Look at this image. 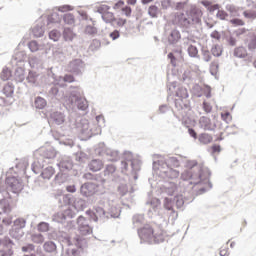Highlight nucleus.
Segmentation results:
<instances>
[{"label":"nucleus","mask_w":256,"mask_h":256,"mask_svg":"<svg viewBox=\"0 0 256 256\" xmlns=\"http://www.w3.org/2000/svg\"><path fill=\"white\" fill-rule=\"evenodd\" d=\"M209 177H211V171L209 169H200L198 170V174H191L189 171H183L181 174L180 188L184 193V197H189V202L195 201V187L199 185V183H203L206 181L208 183L210 189L213 188V184L209 182Z\"/></svg>","instance_id":"1"},{"label":"nucleus","mask_w":256,"mask_h":256,"mask_svg":"<svg viewBox=\"0 0 256 256\" xmlns=\"http://www.w3.org/2000/svg\"><path fill=\"white\" fill-rule=\"evenodd\" d=\"M53 239H56L59 243L66 245L67 248L63 253V256H83V250L87 248V238L76 235L73 239L69 233L65 231H54L52 234Z\"/></svg>","instance_id":"2"},{"label":"nucleus","mask_w":256,"mask_h":256,"mask_svg":"<svg viewBox=\"0 0 256 256\" xmlns=\"http://www.w3.org/2000/svg\"><path fill=\"white\" fill-rule=\"evenodd\" d=\"M97 125L89 123L87 119H81L79 122L75 118H69L70 129H79L80 141H89L91 137L101 133V125H105V117L103 115L96 116Z\"/></svg>","instance_id":"3"},{"label":"nucleus","mask_w":256,"mask_h":256,"mask_svg":"<svg viewBox=\"0 0 256 256\" xmlns=\"http://www.w3.org/2000/svg\"><path fill=\"white\" fill-rule=\"evenodd\" d=\"M6 196L0 200V213H11V199L19 197V193L23 191V180L17 176H7Z\"/></svg>","instance_id":"4"},{"label":"nucleus","mask_w":256,"mask_h":256,"mask_svg":"<svg viewBox=\"0 0 256 256\" xmlns=\"http://www.w3.org/2000/svg\"><path fill=\"white\" fill-rule=\"evenodd\" d=\"M86 179H90L93 182H85L80 186V195L86 199H91L93 195H103L105 193L107 186H105L106 180L103 179L101 174H85Z\"/></svg>","instance_id":"5"},{"label":"nucleus","mask_w":256,"mask_h":256,"mask_svg":"<svg viewBox=\"0 0 256 256\" xmlns=\"http://www.w3.org/2000/svg\"><path fill=\"white\" fill-rule=\"evenodd\" d=\"M123 160L120 163V171L124 175L131 173L134 181L139 179V172L141 171V161L139 158L133 157V153L130 151H124Z\"/></svg>","instance_id":"6"},{"label":"nucleus","mask_w":256,"mask_h":256,"mask_svg":"<svg viewBox=\"0 0 256 256\" xmlns=\"http://www.w3.org/2000/svg\"><path fill=\"white\" fill-rule=\"evenodd\" d=\"M35 219H37V215L27 214L25 218H17L14 220L9 230L10 237L16 241H21L22 237H25V231L23 229L27 226V221L31 220V225H33Z\"/></svg>","instance_id":"7"},{"label":"nucleus","mask_w":256,"mask_h":256,"mask_svg":"<svg viewBox=\"0 0 256 256\" xmlns=\"http://www.w3.org/2000/svg\"><path fill=\"white\" fill-rule=\"evenodd\" d=\"M176 25L186 31L191 28V25H201V17L194 12H178L174 19Z\"/></svg>","instance_id":"8"},{"label":"nucleus","mask_w":256,"mask_h":256,"mask_svg":"<svg viewBox=\"0 0 256 256\" xmlns=\"http://www.w3.org/2000/svg\"><path fill=\"white\" fill-rule=\"evenodd\" d=\"M146 205L150 207L147 212L148 217L153 219L156 225H163L165 218L161 214V200L159 198H151L146 201Z\"/></svg>","instance_id":"9"},{"label":"nucleus","mask_w":256,"mask_h":256,"mask_svg":"<svg viewBox=\"0 0 256 256\" xmlns=\"http://www.w3.org/2000/svg\"><path fill=\"white\" fill-rule=\"evenodd\" d=\"M91 221L94 223H105L108 219H117L119 215L105 211L101 206H94L92 210L86 211Z\"/></svg>","instance_id":"10"},{"label":"nucleus","mask_w":256,"mask_h":256,"mask_svg":"<svg viewBox=\"0 0 256 256\" xmlns=\"http://www.w3.org/2000/svg\"><path fill=\"white\" fill-rule=\"evenodd\" d=\"M137 234L140 239V243H146L147 245L159 244V239L155 236V229L151 224H146L141 228L137 229Z\"/></svg>","instance_id":"11"},{"label":"nucleus","mask_w":256,"mask_h":256,"mask_svg":"<svg viewBox=\"0 0 256 256\" xmlns=\"http://www.w3.org/2000/svg\"><path fill=\"white\" fill-rule=\"evenodd\" d=\"M94 153L98 157H104V159H107L108 161H112V162L119 161V157H120L118 150L107 148L104 142H100L95 147Z\"/></svg>","instance_id":"12"},{"label":"nucleus","mask_w":256,"mask_h":256,"mask_svg":"<svg viewBox=\"0 0 256 256\" xmlns=\"http://www.w3.org/2000/svg\"><path fill=\"white\" fill-rule=\"evenodd\" d=\"M68 101L72 107H77L79 111H87L89 109V102L83 98L79 89H75L70 93Z\"/></svg>","instance_id":"13"},{"label":"nucleus","mask_w":256,"mask_h":256,"mask_svg":"<svg viewBox=\"0 0 256 256\" xmlns=\"http://www.w3.org/2000/svg\"><path fill=\"white\" fill-rule=\"evenodd\" d=\"M46 116L48 117L49 125H53L54 127H61V125H65V121H67L65 112L51 108L46 109Z\"/></svg>","instance_id":"14"},{"label":"nucleus","mask_w":256,"mask_h":256,"mask_svg":"<svg viewBox=\"0 0 256 256\" xmlns=\"http://www.w3.org/2000/svg\"><path fill=\"white\" fill-rule=\"evenodd\" d=\"M67 71L73 75H83V71H85V62L79 58L73 59L68 63Z\"/></svg>","instance_id":"15"},{"label":"nucleus","mask_w":256,"mask_h":256,"mask_svg":"<svg viewBox=\"0 0 256 256\" xmlns=\"http://www.w3.org/2000/svg\"><path fill=\"white\" fill-rule=\"evenodd\" d=\"M78 231L80 237H85L87 235H93V227L89 224V220L83 216L77 218Z\"/></svg>","instance_id":"16"},{"label":"nucleus","mask_w":256,"mask_h":256,"mask_svg":"<svg viewBox=\"0 0 256 256\" xmlns=\"http://www.w3.org/2000/svg\"><path fill=\"white\" fill-rule=\"evenodd\" d=\"M169 163H172L174 167H179V160L177 159V157H170L165 161L163 160L154 161L152 165V169L154 171H159V169L161 168L165 169L166 167H169Z\"/></svg>","instance_id":"17"},{"label":"nucleus","mask_w":256,"mask_h":256,"mask_svg":"<svg viewBox=\"0 0 256 256\" xmlns=\"http://www.w3.org/2000/svg\"><path fill=\"white\" fill-rule=\"evenodd\" d=\"M15 243L9 236H5L4 238L0 239V247L6 249L2 252L1 256H12L13 255V247Z\"/></svg>","instance_id":"18"},{"label":"nucleus","mask_w":256,"mask_h":256,"mask_svg":"<svg viewBox=\"0 0 256 256\" xmlns=\"http://www.w3.org/2000/svg\"><path fill=\"white\" fill-rule=\"evenodd\" d=\"M167 58L170 60L172 67H177V63L183 61V50L181 48H175L172 52L168 53Z\"/></svg>","instance_id":"19"},{"label":"nucleus","mask_w":256,"mask_h":256,"mask_svg":"<svg viewBox=\"0 0 256 256\" xmlns=\"http://www.w3.org/2000/svg\"><path fill=\"white\" fill-rule=\"evenodd\" d=\"M61 21H63V14H59V12H52L47 16L46 27H48V29H51L55 27V25H59Z\"/></svg>","instance_id":"20"},{"label":"nucleus","mask_w":256,"mask_h":256,"mask_svg":"<svg viewBox=\"0 0 256 256\" xmlns=\"http://www.w3.org/2000/svg\"><path fill=\"white\" fill-rule=\"evenodd\" d=\"M117 171V167L113 164H107L104 168V171L102 173H99L98 175H102V179H105V187H107V183L111 180V177L115 175V172Z\"/></svg>","instance_id":"21"},{"label":"nucleus","mask_w":256,"mask_h":256,"mask_svg":"<svg viewBox=\"0 0 256 256\" xmlns=\"http://www.w3.org/2000/svg\"><path fill=\"white\" fill-rule=\"evenodd\" d=\"M58 169H60L61 173H65L67 171L73 170V160L69 157H63L58 163H57Z\"/></svg>","instance_id":"22"},{"label":"nucleus","mask_w":256,"mask_h":256,"mask_svg":"<svg viewBox=\"0 0 256 256\" xmlns=\"http://www.w3.org/2000/svg\"><path fill=\"white\" fill-rule=\"evenodd\" d=\"M32 35L36 39H39V37H43V35H45V22L38 20L32 28Z\"/></svg>","instance_id":"23"},{"label":"nucleus","mask_w":256,"mask_h":256,"mask_svg":"<svg viewBox=\"0 0 256 256\" xmlns=\"http://www.w3.org/2000/svg\"><path fill=\"white\" fill-rule=\"evenodd\" d=\"M199 124L205 131H215L216 124L211 123V118L207 116L200 117Z\"/></svg>","instance_id":"24"},{"label":"nucleus","mask_w":256,"mask_h":256,"mask_svg":"<svg viewBox=\"0 0 256 256\" xmlns=\"http://www.w3.org/2000/svg\"><path fill=\"white\" fill-rule=\"evenodd\" d=\"M40 155L43 159L51 161V159H55V157H57V150L53 147L42 148L40 150Z\"/></svg>","instance_id":"25"},{"label":"nucleus","mask_w":256,"mask_h":256,"mask_svg":"<svg viewBox=\"0 0 256 256\" xmlns=\"http://www.w3.org/2000/svg\"><path fill=\"white\" fill-rule=\"evenodd\" d=\"M105 163L101 159H92L88 163V169L89 171H92L93 173H97V171H101L104 167Z\"/></svg>","instance_id":"26"},{"label":"nucleus","mask_w":256,"mask_h":256,"mask_svg":"<svg viewBox=\"0 0 256 256\" xmlns=\"http://www.w3.org/2000/svg\"><path fill=\"white\" fill-rule=\"evenodd\" d=\"M181 41V32L177 29H172L168 35L169 45H177Z\"/></svg>","instance_id":"27"},{"label":"nucleus","mask_w":256,"mask_h":256,"mask_svg":"<svg viewBox=\"0 0 256 256\" xmlns=\"http://www.w3.org/2000/svg\"><path fill=\"white\" fill-rule=\"evenodd\" d=\"M245 43L247 44L248 51H251V53L256 51V34L253 32L248 33V38L245 40Z\"/></svg>","instance_id":"28"},{"label":"nucleus","mask_w":256,"mask_h":256,"mask_svg":"<svg viewBox=\"0 0 256 256\" xmlns=\"http://www.w3.org/2000/svg\"><path fill=\"white\" fill-rule=\"evenodd\" d=\"M87 200L83 199V198H74V203L72 205V207H74V209L79 212V211H84L85 209H87Z\"/></svg>","instance_id":"29"},{"label":"nucleus","mask_w":256,"mask_h":256,"mask_svg":"<svg viewBox=\"0 0 256 256\" xmlns=\"http://www.w3.org/2000/svg\"><path fill=\"white\" fill-rule=\"evenodd\" d=\"M186 169L184 171H189L191 175H199V170L203 168H197V172H195V169L197 167V161L195 160H188L185 164Z\"/></svg>","instance_id":"30"},{"label":"nucleus","mask_w":256,"mask_h":256,"mask_svg":"<svg viewBox=\"0 0 256 256\" xmlns=\"http://www.w3.org/2000/svg\"><path fill=\"white\" fill-rule=\"evenodd\" d=\"M174 104L176 109H178V111H181L183 109H191V104L189 102V100H183L181 98L175 99L174 100Z\"/></svg>","instance_id":"31"},{"label":"nucleus","mask_w":256,"mask_h":256,"mask_svg":"<svg viewBox=\"0 0 256 256\" xmlns=\"http://www.w3.org/2000/svg\"><path fill=\"white\" fill-rule=\"evenodd\" d=\"M145 223V216L143 214H135L132 217L133 229H139Z\"/></svg>","instance_id":"32"},{"label":"nucleus","mask_w":256,"mask_h":256,"mask_svg":"<svg viewBox=\"0 0 256 256\" xmlns=\"http://www.w3.org/2000/svg\"><path fill=\"white\" fill-rule=\"evenodd\" d=\"M14 79L17 83H23L25 81V68L17 67L14 71Z\"/></svg>","instance_id":"33"},{"label":"nucleus","mask_w":256,"mask_h":256,"mask_svg":"<svg viewBox=\"0 0 256 256\" xmlns=\"http://www.w3.org/2000/svg\"><path fill=\"white\" fill-rule=\"evenodd\" d=\"M233 55L238 59H245V57H249V53H247V48L243 46L236 47L234 49Z\"/></svg>","instance_id":"34"},{"label":"nucleus","mask_w":256,"mask_h":256,"mask_svg":"<svg viewBox=\"0 0 256 256\" xmlns=\"http://www.w3.org/2000/svg\"><path fill=\"white\" fill-rule=\"evenodd\" d=\"M167 169V170H165ZM165 169L160 168V171L162 173H165L166 177H168V179H177V177H179V170H175L171 167H166Z\"/></svg>","instance_id":"35"},{"label":"nucleus","mask_w":256,"mask_h":256,"mask_svg":"<svg viewBox=\"0 0 256 256\" xmlns=\"http://www.w3.org/2000/svg\"><path fill=\"white\" fill-rule=\"evenodd\" d=\"M53 175H55V168H53V166H48L42 169L40 177H42V179H47L49 181V179H51Z\"/></svg>","instance_id":"36"},{"label":"nucleus","mask_w":256,"mask_h":256,"mask_svg":"<svg viewBox=\"0 0 256 256\" xmlns=\"http://www.w3.org/2000/svg\"><path fill=\"white\" fill-rule=\"evenodd\" d=\"M39 79V74L36 71L29 70L26 76V81L29 85H37V80Z\"/></svg>","instance_id":"37"},{"label":"nucleus","mask_w":256,"mask_h":256,"mask_svg":"<svg viewBox=\"0 0 256 256\" xmlns=\"http://www.w3.org/2000/svg\"><path fill=\"white\" fill-rule=\"evenodd\" d=\"M176 97H178V99L188 101L187 99H189V91H187V88L179 86L176 90Z\"/></svg>","instance_id":"38"},{"label":"nucleus","mask_w":256,"mask_h":256,"mask_svg":"<svg viewBox=\"0 0 256 256\" xmlns=\"http://www.w3.org/2000/svg\"><path fill=\"white\" fill-rule=\"evenodd\" d=\"M48 96L52 99H59V97H61V93H59V85L53 84L50 86L48 90Z\"/></svg>","instance_id":"39"},{"label":"nucleus","mask_w":256,"mask_h":256,"mask_svg":"<svg viewBox=\"0 0 256 256\" xmlns=\"http://www.w3.org/2000/svg\"><path fill=\"white\" fill-rule=\"evenodd\" d=\"M2 93L5 95V97H13V93H15V86H13V83L8 82L6 85H4Z\"/></svg>","instance_id":"40"},{"label":"nucleus","mask_w":256,"mask_h":256,"mask_svg":"<svg viewBox=\"0 0 256 256\" xmlns=\"http://www.w3.org/2000/svg\"><path fill=\"white\" fill-rule=\"evenodd\" d=\"M43 249L46 253H57V244L53 241H46L43 244Z\"/></svg>","instance_id":"41"},{"label":"nucleus","mask_w":256,"mask_h":256,"mask_svg":"<svg viewBox=\"0 0 256 256\" xmlns=\"http://www.w3.org/2000/svg\"><path fill=\"white\" fill-rule=\"evenodd\" d=\"M35 109H45L47 107V100L41 96H37L34 99Z\"/></svg>","instance_id":"42"},{"label":"nucleus","mask_w":256,"mask_h":256,"mask_svg":"<svg viewBox=\"0 0 256 256\" xmlns=\"http://www.w3.org/2000/svg\"><path fill=\"white\" fill-rule=\"evenodd\" d=\"M185 199L189 200V197H185V196L183 197V195H180V196H175L173 198L174 205H176L177 209H182L183 205L187 203V200Z\"/></svg>","instance_id":"43"},{"label":"nucleus","mask_w":256,"mask_h":256,"mask_svg":"<svg viewBox=\"0 0 256 256\" xmlns=\"http://www.w3.org/2000/svg\"><path fill=\"white\" fill-rule=\"evenodd\" d=\"M63 39L64 41H73V39H75V34L73 33V29L69 27L64 28Z\"/></svg>","instance_id":"44"},{"label":"nucleus","mask_w":256,"mask_h":256,"mask_svg":"<svg viewBox=\"0 0 256 256\" xmlns=\"http://www.w3.org/2000/svg\"><path fill=\"white\" fill-rule=\"evenodd\" d=\"M102 19L103 21H105V23H111L112 25L115 23V21H117V18H115V14L109 11L102 15Z\"/></svg>","instance_id":"45"},{"label":"nucleus","mask_w":256,"mask_h":256,"mask_svg":"<svg viewBox=\"0 0 256 256\" xmlns=\"http://www.w3.org/2000/svg\"><path fill=\"white\" fill-rule=\"evenodd\" d=\"M165 193L169 195L170 197H173L175 193H177V184L170 182L166 187H165Z\"/></svg>","instance_id":"46"},{"label":"nucleus","mask_w":256,"mask_h":256,"mask_svg":"<svg viewBox=\"0 0 256 256\" xmlns=\"http://www.w3.org/2000/svg\"><path fill=\"white\" fill-rule=\"evenodd\" d=\"M188 55L189 57H192L194 59H199V49H197V46L191 44L188 46Z\"/></svg>","instance_id":"47"},{"label":"nucleus","mask_w":256,"mask_h":256,"mask_svg":"<svg viewBox=\"0 0 256 256\" xmlns=\"http://www.w3.org/2000/svg\"><path fill=\"white\" fill-rule=\"evenodd\" d=\"M62 20L66 25H75V15H73V13H66L62 15Z\"/></svg>","instance_id":"48"},{"label":"nucleus","mask_w":256,"mask_h":256,"mask_svg":"<svg viewBox=\"0 0 256 256\" xmlns=\"http://www.w3.org/2000/svg\"><path fill=\"white\" fill-rule=\"evenodd\" d=\"M37 229L39 233H48L51 229V225L48 222L42 221L38 223Z\"/></svg>","instance_id":"49"},{"label":"nucleus","mask_w":256,"mask_h":256,"mask_svg":"<svg viewBox=\"0 0 256 256\" xmlns=\"http://www.w3.org/2000/svg\"><path fill=\"white\" fill-rule=\"evenodd\" d=\"M174 206L175 204L173 199L171 198L164 199V209H166V211H172V213H175V208H173Z\"/></svg>","instance_id":"50"},{"label":"nucleus","mask_w":256,"mask_h":256,"mask_svg":"<svg viewBox=\"0 0 256 256\" xmlns=\"http://www.w3.org/2000/svg\"><path fill=\"white\" fill-rule=\"evenodd\" d=\"M198 140L203 145H208V143H211V141H213V137H211V135H209L207 133H202L199 135Z\"/></svg>","instance_id":"51"},{"label":"nucleus","mask_w":256,"mask_h":256,"mask_svg":"<svg viewBox=\"0 0 256 256\" xmlns=\"http://www.w3.org/2000/svg\"><path fill=\"white\" fill-rule=\"evenodd\" d=\"M148 15L152 19H157V17H159V7H157L156 5L149 6V8H148Z\"/></svg>","instance_id":"52"},{"label":"nucleus","mask_w":256,"mask_h":256,"mask_svg":"<svg viewBox=\"0 0 256 256\" xmlns=\"http://www.w3.org/2000/svg\"><path fill=\"white\" fill-rule=\"evenodd\" d=\"M52 220L55 223H61V224L67 222V220L65 219V214L63 212H58V213L54 214L52 217Z\"/></svg>","instance_id":"53"},{"label":"nucleus","mask_w":256,"mask_h":256,"mask_svg":"<svg viewBox=\"0 0 256 256\" xmlns=\"http://www.w3.org/2000/svg\"><path fill=\"white\" fill-rule=\"evenodd\" d=\"M84 32L86 35H89L90 37H95V35H97L98 33V30L97 27L93 25H86Z\"/></svg>","instance_id":"54"},{"label":"nucleus","mask_w":256,"mask_h":256,"mask_svg":"<svg viewBox=\"0 0 256 256\" xmlns=\"http://www.w3.org/2000/svg\"><path fill=\"white\" fill-rule=\"evenodd\" d=\"M211 53L214 57H221L223 55V48H221V45L215 44L211 48Z\"/></svg>","instance_id":"55"},{"label":"nucleus","mask_w":256,"mask_h":256,"mask_svg":"<svg viewBox=\"0 0 256 256\" xmlns=\"http://www.w3.org/2000/svg\"><path fill=\"white\" fill-rule=\"evenodd\" d=\"M12 76L13 74L11 73V70H9V68H3L0 74L2 81H9Z\"/></svg>","instance_id":"56"},{"label":"nucleus","mask_w":256,"mask_h":256,"mask_svg":"<svg viewBox=\"0 0 256 256\" xmlns=\"http://www.w3.org/2000/svg\"><path fill=\"white\" fill-rule=\"evenodd\" d=\"M62 212L64 213V218L66 221H69V219H75V217H77V212L73 211L71 208H68Z\"/></svg>","instance_id":"57"},{"label":"nucleus","mask_w":256,"mask_h":256,"mask_svg":"<svg viewBox=\"0 0 256 256\" xmlns=\"http://www.w3.org/2000/svg\"><path fill=\"white\" fill-rule=\"evenodd\" d=\"M28 48L30 49L31 53H37L39 49H41V45L35 40H32L28 43Z\"/></svg>","instance_id":"58"},{"label":"nucleus","mask_w":256,"mask_h":256,"mask_svg":"<svg viewBox=\"0 0 256 256\" xmlns=\"http://www.w3.org/2000/svg\"><path fill=\"white\" fill-rule=\"evenodd\" d=\"M59 144L64 145V147H68L69 149L75 147V141H73V139H60Z\"/></svg>","instance_id":"59"},{"label":"nucleus","mask_w":256,"mask_h":256,"mask_svg":"<svg viewBox=\"0 0 256 256\" xmlns=\"http://www.w3.org/2000/svg\"><path fill=\"white\" fill-rule=\"evenodd\" d=\"M62 201L64 205H73L75 198L71 194H66L62 196Z\"/></svg>","instance_id":"60"},{"label":"nucleus","mask_w":256,"mask_h":256,"mask_svg":"<svg viewBox=\"0 0 256 256\" xmlns=\"http://www.w3.org/2000/svg\"><path fill=\"white\" fill-rule=\"evenodd\" d=\"M59 37H61V34L57 30H52L49 32V39H51L54 42L59 41Z\"/></svg>","instance_id":"61"},{"label":"nucleus","mask_w":256,"mask_h":256,"mask_svg":"<svg viewBox=\"0 0 256 256\" xmlns=\"http://www.w3.org/2000/svg\"><path fill=\"white\" fill-rule=\"evenodd\" d=\"M15 59L18 61V63H22V61L27 59V54L24 51L17 52L15 54Z\"/></svg>","instance_id":"62"},{"label":"nucleus","mask_w":256,"mask_h":256,"mask_svg":"<svg viewBox=\"0 0 256 256\" xmlns=\"http://www.w3.org/2000/svg\"><path fill=\"white\" fill-rule=\"evenodd\" d=\"M118 192L122 197H125V195H127V193H129V188L127 187L126 184H120L118 186Z\"/></svg>","instance_id":"63"},{"label":"nucleus","mask_w":256,"mask_h":256,"mask_svg":"<svg viewBox=\"0 0 256 256\" xmlns=\"http://www.w3.org/2000/svg\"><path fill=\"white\" fill-rule=\"evenodd\" d=\"M243 16L246 19H256V10H245Z\"/></svg>","instance_id":"64"}]
</instances>
